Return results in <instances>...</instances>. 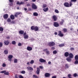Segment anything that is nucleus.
<instances>
[{
    "instance_id": "obj_1",
    "label": "nucleus",
    "mask_w": 78,
    "mask_h": 78,
    "mask_svg": "<svg viewBox=\"0 0 78 78\" xmlns=\"http://www.w3.org/2000/svg\"><path fill=\"white\" fill-rule=\"evenodd\" d=\"M31 29L32 30H34L35 31H37L39 30V28L37 26L35 27L33 26L31 27Z\"/></svg>"
},
{
    "instance_id": "obj_2",
    "label": "nucleus",
    "mask_w": 78,
    "mask_h": 78,
    "mask_svg": "<svg viewBox=\"0 0 78 78\" xmlns=\"http://www.w3.org/2000/svg\"><path fill=\"white\" fill-rule=\"evenodd\" d=\"M6 70H4L0 72V73H4V75H9V72H6Z\"/></svg>"
},
{
    "instance_id": "obj_3",
    "label": "nucleus",
    "mask_w": 78,
    "mask_h": 78,
    "mask_svg": "<svg viewBox=\"0 0 78 78\" xmlns=\"http://www.w3.org/2000/svg\"><path fill=\"white\" fill-rule=\"evenodd\" d=\"M48 45L50 47H51L52 46H54V45H55V42H49L48 43Z\"/></svg>"
},
{
    "instance_id": "obj_4",
    "label": "nucleus",
    "mask_w": 78,
    "mask_h": 78,
    "mask_svg": "<svg viewBox=\"0 0 78 78\" xmlns=\"http://www.w3.org/2000/svg\"><path fill=\"white\" fill-rule=\"evenodd\" d=\"M23 35L24 39H27V38H28V35L27 34V33H26V32L24 33Z\"/></svg>"
},
{
    "instance_id": "obj_5",
    "label": "nucleus",
    "mask_w": 78,
    "mask_h": 78,
    "mask_svg": "<svg viewBox=\"0 0 78 78\" xmlns=\"http://www.w3.org/2000/svg\"><path fill=\"white\" fill-rule=\"evenodd\" d=\"M43 51L44 52H46L47 55H50V52L47 49H44Z\"/></svg>"
},
{
    "instance_id": "obj_6",
    "label": "nucleus",
    "mask_w": 78,
    "mask_h": 78,
    "mask_svg": "<svg viewBox=\"0 0 78 78\" xmlns=\"http://www.w3.org/2000/svg\"><path fill=\"white\" fill-rule=\"evenodd\" d=\"M13 57V56H12V55H9L8 56V61H12V58Z\"/></svg>"
},
{
    "instance_id": "obj_7",
    "label": "nucleus",
    "mask_w": 78,
    "mask_h": 78,
    "mask_svg": "<svg viewBox=\"0 0 78 78\" xmlns=\"http://www.w3.org/2000/svg\"><path fill=\"white\" fill-rule=\"evenodd\" d=\"M53 25L54 27H59V24H58V22H54V23Z\"/></svg>"
},
{
    "instance_id": "obj_8",
    "label": "nucleus",
    "mask_w": 78,
    "mask_h": 78,
    "mask_svg": "<svg viewBox=\"0 0 78 78\" xmlns=\"http://www.w3.org/2000/svg\"><path fill=\"white\" fill-rule=\"evenodd\" d=\"M58 33V36H59L60 37H63L64 36V34H62V33H61V31H59Z\"/></svg>"
},
{
    "instance_id": "obj_9",
    "label": "nucleus",
    "mask_w": 78,
    "mask_h": 78,
    "mask_svg": "<svg viewBox=\"0 0 78 78\" xmlns=\"http://www.w3.org/2000/svg\"><path fill=\"white\" fill-rule=\"evenodd\" d=\"M32 7L33 9H37V7L36 5H35L34 4H32Z\"/></svg>"
},
{
    "instance_id": "obj_10",
    "label": "nucleus",
    "mask_w": 78,
    "mask_h": 78,
    "mask_svg": "<svg viewBox=\"0 0 78 78\" xmlns=\"http://www.w3.org/2000/svg\"><path fill=\"white\" fill-rule=\"evenodd\" d=\"M39 61L41 63L45 62H46V61H45V60L42 58H41L39 59Z\"/></svg>"
},
{
    "instance_id": "obj_11",
    "label": "nucleus",
    "mask_w": 78,
    "mask_h": 78,
    "mask_svg": "<svg viewBox=\"0 0 78 78\" xmlns=\"http://www.w3.org/2000/svg\"><path fill=\"white\" fill-rule=\"evenodd\" d=\"M64 5L66 7H67L68 8H69L70 7V5H69V4L68 2H66L64 4Z\"/></svg>"
},
{
    "instance_id": "obj_12",
    "label": "nucleus",
    "mask_w": 78,
    "mask_h": 78,
    "mask_svg": "<svg viewBox=\"0 0 78 78\" xmlns=\"http://www.w3.org/2000/svg\"><path fill=\"white\" fill-rule=\"evenodd\" d=\"M27 69L28 71L31 70V71H33V68L30 66L27 67Z\"/></svg>"
},
{
    "instance_id": "obj_13",
    "label": "nucleus",
    "mask_w": 78,
    "mask_h": 78,
    "mask_svg": "<svg viewBox=\"0 0 78 78\" xmlns=\"http://www.w3.org/2000/svg\"><path fill=\"white\" fill-rule=\"evenodd\" d=\"M32 49L33 48H32L30 46H28L27 48V50H28V51H31Z\"/></svg>"
},
{
    "instance_id": "obj_14",
    "label": "nucleus",
    "mask_w": 78,
    "mask_h": 78,
    "mask_svg": "<svg viewBox=\"0 0 78 78\" xmlns=\"http://www.w3.org/2000/svg\"><path fill=\"white\" fill-rule=\"evenodd\" d=\"M39 72H40V69L39 68H37L36 73L37 75L39 74Z\"/></svg>"
},
{
    "instance_id": "obj_15",
    "label": "nucleus",
    "mask_w": 78,
    "mask_h": 78,
    "mask_svg": "<svg viewBox=\"0 0 78 78\" xmlns=\"http://www.w3.org/2000/svg\"><path fill=\"white\" fill-rule=\"evenodd\" d=\"M4 44L5 45H9V41H8V40L4 42Z\"/></svg>"
},
{
    "instance_id": "obj_16",
    "label": "nucleus",
    "mask_w": 78,
    "mask_h": 78,
    "mask_svg": "<svg viewBox=\"0 0 78 78\" xmlns=\"http://www.w3.org/2000/svg\"><path fill=\"white\" fill-rule=\"evenodd\" d=\"M52 18L54 21H56V20H57V17H56V16L55 15L53 16H52Z\"/></svg>"
},
{
    "instance_id": "obj_17",
    "label": "nucleus",
    "mask_w": 78,
    "mask_h": 78,
    "mask_svg": "<svg viewBox=\"0 0 78 78\" xmlns=\"http://www.w3.org/2000/svg\"><path fill=\"white\" fill-rule=\"evenodd\" d=\"M3 17L4 19H8V14H6L5 15H4Z\"/></svg>"
},
{
    "instance_id": "obj_18",
    "label": "nucleus",
    "mask_w": 78,
    "mask_h": 78,
    "mask_svg": "<svg viewBox=\"0 0 78 78\" xmlns=\"http://www.w3.org/2000/svg\"><path fill=\"white\" fill-rule=\"evenodd\" d=\"M64 55L65 57H68L69 55V52H66L65 53Z\"/></svg>"
},
{
    "instance_id": "obj_19",
    "label": "nucleus",
    "mask_w": 78,
    "mask_h": 78,
    "mask_svg": "<svg viewBox=\"0 0 78 78\" xmlns=\"http://www.w3.org/2000/svg\"><path fill=\"white\" fill-rule=\"evenodd\" d=\"M24 34V31L22 30H21L20 31H19V34Z\"/></svg>"
},
{
    "instance_id": "obj_20",
    "label": "nucleus",
    "mask_w": 78,
    "mask_h": 78,
    "mask_svg": "<svg viewBox=\"0 0 78 78\" xmlns=\"http://www.w3.org/2000/svg\"><path fill=\"white\" fill-rule=\"evenodd\" d=\"M69 57L70 58H73V54L72 53H70L69 54Z\"/></svg>"
},
{
    "instance_id": "obj_21",
    "label": "nucleus",
    "mask_w": 78,
    "mask_h": 78,
    "mask_svg": "<svg viewBox=\"0 0 78 78\" xmlns=\"http://www.w3.org/2000/svg\"><path fill=\"white\" fill-rule=\"evenodd\" d=\"M66 60L68 62H71L72 59H71V58H70V57H68L66 58Z\"/></svg>"
},
{
    "instance_id": "obj_22",
    "label": "nucleus",
    "mask_w": 78,
    "mask_h": 78,
    "mask_svg": "<svg viewBox=\"0 0 78 78\" xmlns=\"http://www.w3.org/2000/svg\"><path fill=\"white\" fill-rule=\"evenodd\" d=\"M50 74L48 73H46L45 74V77H49L50 76Z\"/></svg>"
},
{
    "instance_id": "obj_23",
    "label": "nucleus",
    "mask_w": 78,
    "mask_h": 78,
    "mask_svg": "<svg viewBox=\"0 0 78 78\" xmlns=\"http://www.w3.org/2000/svg\"><path fill=\"white\" fill-rule=\"evenodd\" d=\"M4 53L5 55H8V51L7 50H5L4 51Z\"/></svg>"
},
{
    "instance_id": "obj_24",
    "label": "nucleus",
    "mask_w": 78,
    "mask_h": 78,
    "mask_svg": "<svg viewBox=\"0 0 78 78\" xmlns=\"http://www.w3.org/2000/svg\"><path fill=\"white\" fill-rule=\"evenodd\" d=\"M43 11H44V12H46L47 11H48V8L47 7L46 8L43 9Z\"/></svg>"
},
{
    "instance_id": "obj_25",
    "label": "nucleus",
    "mask_w": 78,
    "mask_h": 78,
    "mask_svg": "<svg viewBox=\"0 0 78 78\" xmlns=\"http://www.w3.org/2000/svg\"><path fill=\"white\" fill-rule=\"evenodd\" d=\"M10 17L11 19H12V20H14V19H15L14 16L13 15H11L10 16Z\"/></svg>"
},
{
    "instance_id": "obj_26",
    "label": "nucleus",
    "mask_w": 78,
    "mask_h": 78,
    "mask_svg": "<svg viewBox=\"0 0 78 78\" xmlns=\"http://www.w3.org/2000/svg\"><path fill=\"white\" fill-rule=\"evenodd\" d=\"M3 31V28L2 27H0V31H1L0 32V33H2Z\"/></svg>"
},
{
    "instance_id": "obj_27",
    "label": "nucleus",
    "mask_w": 78,
    "mask_h": 78,
    "mask_svg": "<svg viewBox=\"0 0 78 78\" xmlns=\"http://www.w3.org/2000/svg\"><path fill=\"white\" fill-rule=\"evenodd\" d=\"M33 15L34 16H38V13H37L36 12H35L33 13Z\"/></svg>"
},
{
    "instance_id": "obj_28",
    "label": "nucleus",
    "mask_w": 78,
    "mask_h": 78,
    "mask_svg": "<svg viewBox=\"0 0 78 78\" xmlns=\"http://www.w3.org/2000/svg\"><path fill=\"white\" fill-rule=\"evenodd\" d=\"M23 4V2H19V1H18L17 3V5H22V4Z\"/></svg>"
},
{
    "instance_id": "obj_29",
    "label": "nucleus",
    "mask_w": 78,
    "mask_h": 78,
    "mask_svg": "<svg viewBox=\"0 0 78 78\" xmlns=\"http://www.w3.org/2000/svg\"><path fill=\"white\" fill-rule=\"evenodd\" d=\"M11 4H9V5H10L11 6V5H12V2H13V0H9Z\"/></svg>"
},
{
    "instance_id": "obj_30",
    "label": "nucleus",
    "mask_w": 78,
    "mask_h": 78,
    "mask_svg": "<svg viewBox=\"0 0 78 78\" xmlns=\"http://www.w3.org/2000/svg\"><path fill=\"white\" fill-rule=\"evenodd\" d=\"M17 61H18L17 59L16 58L14 59V63H17Z\"/></svg>"
},
{
    "instance_id": "obj_31",
    "label": "nucleus",
    "mask_w": 78,
    "mask_h": 78,
    "mask_svg": "<svg viewBox=\"0 0 78 78\" xmlns=\"http://www.w3.org/2000/svg\"><path fill=\"white\" fill-rule=\"evenodd\" d=\"M64 22V21L63 20H62V21H61L60 23L61 25H62L63 24V23Z\"/></svg>"
},
{
    "instance_id": "obj_32",
    "label": "nucleus",
    "mask_w": 78,
    "mask_h": 78,
    "mask_svg": "<svg viewBox=\"0 0 78 78\" xmlns=\"http://www.w3.org/2000/svg\"><path fill=\"white\" fill-rule=\"evenodd\" d=\"M12 43L13 45H15L16 44V42L15 41H12Z\"/></svg>"
},
{
    "instance_id": "obj_33",
    "label": "nucleus",
    "mask_w": 78,
    "mask_h": 78,
    "mask_svg": "<svg viewBox=\"0 0 78 78\" xmlns=\"http://www.w3.org/2000/svg\"><path fill=\"white\" fill-rule=\"evenodd\" d=\"M75 60H78V55H76L75 57Z\"/></svg>"
},
{
    "instance_id": "obj_34",
    "label": "nucleus",
    "mask_w": 78,
    "mask_h": 78,
    "mask_svg": "<svg viewBox=\"0 0 78 78\" xmlns=\"http://www.w3.org/2000/svg\"><path fill=\"white\" fill-rule=\"evenodd\" d=\"M34 60H31L30 61V63L31 64H33L34 63Z\"/></svg>"
},
{
    "instance_id": "obj_35",
    "label": "nucleus",
    "mask_w": 78,
    "mask_h": 78,
    "mask_svg": "<svg viewBox=\"0 0 78 78\" xmlns=\"http://www.w3.org/2000/svg\"><path fill=\"white\" fill-rule=\"evenodd\" d=\"M33 77L34 78H38L39 77L36 76V75H33Z\"/></svg>"
},
{
    "instance_id": "obj_36",
    "label": "nucleus",
    "mask_w": 78,
    "mask_h": 78,
    "mask_svg": "<svg viewBox=\"0 0 78 78\" xmlns=\"http://www.w3.org/2000/svg\"><path fill=\"white\" fill-rule=\"evenodd\" d=\"M59 47H64V44H60L59 45Z\"/></svg>"
},
{
    "instance_id": "obj_37",
    "label": "nucleus",
    "mask_w": 78,
    "mask_h": 78,
    "mask_svg": "<svg viewBox=\"0 0 78 78\" xmlns=\"http://www.w3.org/2000/svg\"><path fill=\"white\" fill-rule=\"evenodd\" d=\"M53 54H56L57 53V51L56 50H54L53 52Z\"/></svg>"
},
{
    "instance_id": "obj_38",
    "label": "nucleus",
    "mask_w": 78,
    "mask_h": 78,
    "mask_svg": "<svg viewBox=\"0 0 78 78\" xmlns=\"http://www.w3.org/2000/svg\"><path fill=\"white\" fill-rule=\"evenodd\" d=\"M63 31H64V32H67V29L64 28L63 29Z\"/></svg>"
},
{
    "instance_id": "obj_39",
    "label": "nucleus",
    "mask_w": 78,
    "mask_h": 78,
    "mask_svg": "<svg viewBox=\"0 0 78 78\" xmlns=\"http://www.w3.org/2000/svg\"><path fill=\"white\" fill-rule=\"evenodd\" d=\"M74 64H78V60H76L75 61V62H74Z\"/></svg>"
},
{
    "instance_id": "obj_40",
    "label": "nucleus",
    "mask_w": 78,
    "mask_h": 78,
    "mask_svg": "<svg viewBox=\"0 0 78 78\" xmlns=\"http://www.w3.org/2000/svg\"><path fill=\"white\" fill-rule=\"evenodd\" d=\"M25 71H22L21 72V73L22 74H25Z\"/></svg>"
},
{
    "instance_id": "obj_41",
    "label": "nucleus",
    "mask_w": 78,
    "mask_h": 78,
    "mask_svg": "<svg viewBox=\"0 0 78 78\" xmlns=\"http://www.w3.org/2000/svg\"><path fill=\"white\" fill-rule=\"evenodd\" d=\"M3 46V43L0 42V47H2Z\"/></svg>"
},
{
    "instance_id": "obj_42",
    "label": "nucleus",
    "mask_w": 78,
    "mask_h": 78,
    "mask_svg": "<svg viewBox=\"0 0 78 78\" xmlns=\"http://www.w3.org/2000/svg\"><path fill=\"white\" fill-rule=\"evenodd\" d=\"M22 13H21V12H16V14L17 15H19V14H21Z\"/></svg>"
},
{
    "instance_id": "obj_43",
    "label": "nucleus",
    "mask_w": 78,
    "mask_h": 78,
    "mask_svg": "<svg viewBox=\"0 0 78 78\" xmlns=\"http://www.w3.org/2000/svg\"><path fill=\"white\" fill-rule=\"evenodd\" d=\"M18 77L19 78H23V76L21 75H19Z\"/></svg>"
},
{
    "instance_id": "obj_44",
    "label": "nucleus",
    "mask_w": 78,
    "mask_h": 78,
    "mask_svg": "<svg viewBox=\"0 0 78 78\" xmlns=\"http://www.w3.org/2000/svg\"><path fill=\"white\" fill-rule=\"evenodd\" d=\"M2 66L3 67H5L6 66V64H5V63H4L2 65Z\"/></svg>"
},
{
    "instance_id": "obj_45",
    "label": "nucleus",
    "mask_w": 78,
    "mask_h": 78,
    "mask_svg": "<svg viewBox=\"0 0 78 78\" xmlns=\"http://www.w3.org/2000/svg\"><path fill=\"white\" fill-rule=\"evenodd\" d=\"M43 8H46V7H47V5L45 4H44L43 5Z\"/></svg>"
},
{
    "instance_id": "obj_46",
    "label": "nucleus",
    "mask_w": 78,
    "mask_h": 78,
    "mask_svg": "<svg viewBox=\"0 0 78 78\" xmlns=\"http://www.w3.org/2000/svg\"><path fill=\"white\" fill-rule=\"evenodd\" d=\"M18 46H19L20 47V46H22V43H19L18 44Z\"/></svg>"
},
{
    "instance_id": "obj_47",
    "label": "nucleus",
    "mask_w": 78,
    "mask_h": 78,
    "mask_svg": "<svg viewBox=\"0 0 78 78\" xmlns=\"http://www.w3.org/2000/svg\"><path fill=\"white\" fill-rule=\"evenodd\" d=\"M7 21L8 22H11V19H10L9 18H8L7 19Z\"/></svg>"
},
{
    "instance_id": "obj_48",
    "label": "nucleus",
    "mask_w": 78,
    "mask_h": 78,
    "mask_svg": "<svg viewBox=\"0 0 78 78\" xmlns=\"http://www.w3.org/2000/svg\"><path fill=\"white\" fill-rule=\"evenodd\" d=\"M73 76L74 77H76L77 76V74L76 73H75L73 75Z\"/></svg>"
},
{
    "instance_id": "obj_49",
    "label": "nucleus",
    "mask_w": 78,
    "mask_h": 78,
    "mask_svg": "<svg viewBox=\"0 0 78 78\" xmlns=\"http://www.w3.org/2000/svg\"><path fill=\"white\" fill-rule=\"evenodd\" d=\"M65 68H69V65L67 64L65 65Z\"/></svg>"
},
{
    "instance_id": "obj_50",
    "label": "nucleus",
    "mask_w": 78,
    "mask_h": 78,
    "mask_svg": "<svg viewBox=\"0 0 78 78\" xmlns=\"http://www.w3.org/2000/svg\"><path fill=\"white\" fill-rule=\"evenodd\" d=\"M55 12H56V13H59V11L57 9H55Z\"/></svg>"
},
{
    "instance_id": "obj_51",
    "label": "nucleus",
    "mask_w": 78,
    "mask_h": 78,
    "mask_svg": "<svg viewBox=\"0 0 78 78\" xmlns=\"http://www.w3.org/2000/svg\"><path fill=\"white\" fill-rule=\"evenodd\" d=\"M71 76H72L71 74H68V77H69V78L71 77Z\"/></svg>"
},
{
    "instance_id": "obj_52",
    "label": "nucleus",
    "mask_w": 78,
    "mask_h": 78,
    "mask_svg": "<svg viewBox=\"0 0 78 78\" xmlns=\"http://www.w3.org/2000/svg\"><path fill=\"white\" fill-rule=\"evenodd\" d=\"M72 3L71 2H70L69 3V7L72 6Z\"/></svg>"
},
{
    "instance_id": "obj_53",
    "label": "nucleus",
    "mask_w": 78,
    "mask_h": 78,
    "mask_svg": "<svg viewBox=\"0 0 78 78\" xmlns=\"http://www.w3.org/2000/svg\"><path fill=\"white\" fill-rule=\"evenodd\" d=\"M39 67L41 69H42L44 68V67H43V66H40Z\"/></svg>"
},
{
    "instance_id": "obj_54",
    "label": "nucleus",
    "mask_w": 78,
    "mask_h": 78,
    "mask_svg": "<svg viewBox=\"0 0 78 78\" xmlns=\"http://www.w3.org/2000/svg\"><path fill=\"white\" fill-rule=\"evenodd\" d=\"M27 6H30V3H28L27 4Z\"/></svg>"
},
{
    "instance_id": "obj_55",
    "label": "nucleus",
    "mask_w": 78,
    "mask_h": 78,
    "mask_svg": "<svg viewBox=\"0 0 78 78\" xmlns=\"http://www.w3.org/2000/svg\"><path fill=\"white\" fill-rule=\"evenodd\" d=\"M71 50H74V48H70Z\"/></svg>"
},
{
    "instance_id": "obj_56",
    "label": "nucleus",
    "mask_w": 78,
    "mask_h": 78,
    "mask_svg": "<svg viewBox=\"0 0 78 78\" xmlns=\"http://www.w3.org/2000/svg\"><path fill=\"white\" fill-rule=\"evenodd\" d=\"M71 2H75L76 0H71Z\"/></svg>"
},
{
    "instance_id": "obj_57",
    "label": "nucleus",
    "mask_w": 78,
    "mask_h": 78,
    "mask_svg": "<svg viewBox=\"0 0 78 78\" xmlns=\"http://www.w3.org/2000/svg\"><path fill=\"white\" fill-rule=\"evenodd\" d=\"M51 62H48V64L50 65H51Z\"/></svg>"
},
{
    "instance_id": "obj_58",
    "label": "nucleus",
    "mask_w": 78,
    "mask_h": 78,
    "mask_svg": "<svg viewBox=\"0 0 78 78\" xmlns=\"http://www.w3.org/2000/svg\"><path fill=\"white\" fill-rule=\"evenodd\" d=\"M15 78H18V77L17 76V75H16L15 76Z\"/></svg>"
},
{
    "instance_id": "obj_59",
    "label": "nucleus",
    "mask_w": 78,
    "mask_h": 78,
    "mask_svg": "<svg viewBox=\"0 0 78 78\" xmlns=\"http://www.w3.org/2000/svg\"><path fill=\"white\" fill-rule=\"evenodd\" d=\"M52 78H56V76H53Z\"/></svg>"
},
{
    "instance_id": "obj_60",
    "label": "nucleus",
    "mask_w": 78,
    "mask_h": 78,
    "mask_svg": "<svg viewBox=\"0 0 78 78\" xmlns=\"http://www.w3.org/2000/svg\"><path fill=\"white\" fill-rule=\"evenodd\" d=\"M7 38L8 39H10L9 37L8 36V37H7Z\"/></svg>"
},
{
    "instance_id": "obj_61",
    "label": "nucleus",
    "mask_w": 78,
    "mask_h": 78,
    "mask_svg": "<svg viewBox=\"0 0 78 78\" xmlns=\"http://www.w3.org/2000/svg\"><path fill=\"white\" fill-rule=\"evenodd\" d=\"M15 17H17V15L16 14H15Z\"/></svg>"
},
{
    "instance_id": "obj_62",
    "label": "nucleus",
    "mask_w": 78,
    "mask_h": 78,
    "mask_svg": "<svg viewBox=\"0 0 78 78\" xmlns=\"http://www.w3.org/2000/svg\"><path fill=\"white\" fill-rule=\"evenodd\" d=\"M24 10H25V11H27V9L26 8H25L24 9Z\"/></svg>"
},
{
    "instance_id": "obj_63",
    "label": "nucleus",
    "mask_w": 78,
    "mask_h": 78,
    "mask_svg": "<svg viewBox=\"0 0 78 78\" xmlns=\"http://www.w3.org/2000/svg\"><path fill=\"white\" fill-rule=\"evenodd\" d=\"M27 65H30V63L29 62H27Z\"/></svg>"
},
{
    "instance_id": "obj_64",
    "label": "nucleus",
    "mask_w": 78,
    "mask_h": 78,
    "mask_svg": "<svg viewBox=\"0 0 78 78\" xmlns=\"http://www.w3.org/2000/svg\"><path fill=\"white\" fill-rule=\"evenodd\" d=\"M12 23H15V21H12Z\"/></svg>"
}]
</instances>
